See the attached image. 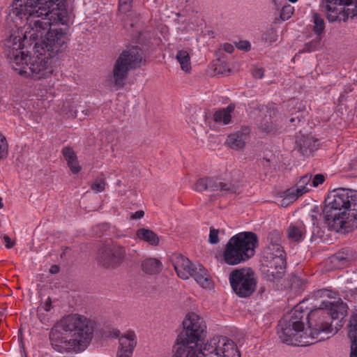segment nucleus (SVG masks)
Returning a JSON list of instances; mask_svg holds the SVG:
<instances>
[{"label":"nucleus","mask_w":357,"mask_h":357,"mask_svg":"<svg viewBox=\"0 0 357 357\" xmlns=\"http://www.w3.org/2000/svg\"><path fill=\"white\" fill-rule=\"evenodd\" d=\"M183 330L178 335L172 357H218L222 345V336L208 340L200 349L197 342L206 335V326L203 319L195 313L188 314L183 321Z\"/></svg>","instance_id":"nucleus-1"},{"label":"nucleus","mask_w":357,"mask_h":357,"mask_svg":"<svg viewBox=\"0 0 357 357\" xmlns=\"http://www.w3.org/2000/svg\"><path fill=\"white\" fill-rule=\"evenodd\" d=\"M335 294L328 289H319L314 294L316 298H327L319 307L312 310L307 317L310 328L309 335L312 340H323L334 335L343 326L344 313L339 312L341 304L331 301Z\"/></svg>","instance_id":"nucleus-2"},{"label":"nucleus","mask_w":357,"mask_h":357,"mask_svg":"<svg viewBox=\"0 0 357 357\" xmlns=\"http://www.w3.org/2000/svg\"><path fill=\"white\" fill-rule=\"evenodd\" d=\"M323 215L328 227L337 232L357 228V191L340 188L325 200Z\"/></svg>","instance_id":"nucleus-3"},{"label":"nucleus","mask_w":357,"mask_h":357,"mask_svg":"<svg viewBox=\"0 0 357 357\" xmlns=\"http://www.w3.org/2000/svg\"><path fill=\"white\" fill-rule=\"evenodd\" d=\"M63 0H15L12 14L22 19L36 17L30 21L31 36L38 37L47 30L52 20H61L59 6Z\"/></svg>","instance_id":"nucleus-4"},{"label":"nucleus","mask_w":357,"mask_h":357,"mask_svg":"<svg viewBox=\"0 0 357 357\" xmlns=\"http://www.w3.org/2000/svg\"><path fill=\"white\" fill-rule=\"evenodd\" d=\"M257 245L258 237L255 233L240 232L227 241L223 250L222 259L230 266L243 263L255 255Z\"/></svg>","instance_id":"nucleus-5"},{"label":"nucleus","mask_w":357,"mask_h":357,"mask_svg":"<svg viewBox=\"0 0 357 357\" xmlns=\"http://www.w3.org/2000/svg\"><path fill=\"white\" fill-rule=\"evenodd\" d=\"M144 62L143 51L138 46H132L123 50L116 59L112 76L106 80L107 85L114 90L124 87L128 73Z\"/></svg>","instance_id":"nucleus-6"},{"label":"nucleus","mask_w":357,"mask_h":357,"mask_svg":"<svg viewBox=\"0 0 357 357\" xmlns=\"http://www.w3.org/2000/svg\"><path fill=\"white\" fill-rule=\"evenodd\" d=\"M13 55V61L18 66H22L20 75L26 74L35 80L48 78L54 69L52 65L53 58L45 52L29 56L24 52Z\"/></svg>","instance_id":"nucleus-7"},{"label":"nucleus","mask_w":357,"mask_h":357,"mask_svg":"<svg viewBox=\"0 0 357 357\" xmlns=\"http://www.w3.org/2000/svg\"><path fill=\"white\" fill-rule=\"evenodd\" d=\"M301 304L296 305L291 311V315L283 318L279 324L280 329L278 333L283 343L294 344V340H297L298 333L304 329L303 320L305 317H307L309 312H305Z\"/></svg>","instance_id":"nucleus-8"},{"label":"nucleus","mask_w":357,"mask_h":357,"mask_svg":"<svg viewBox=\"0 0 357 357\" xmlns=\"http://www.w3.org/2000/svg\"><path fill=\"white\" fill-rule=\"evenodd\" d=\"M53 21L52 20V22ZM52 24V23L47 30L43 32L41 36L35 38L31 36V26L29 23L23 38L24 40H25L27 38V34H29L30 38L36 40L38 38H42L43 34L47 32L45 39L42 41L41 49L45 53L48 54V56L54 58L58 53L66 49L68 39L66 31H63L62 29H51L50 26Z\"/></svg>","instance_id":"nucleus-9"},{"label":"nucleus","mask_w":357,"mask_h":357,"mask_svg":"<svg viewBox=\"0 0 357 357\" xmlns=\"http://www.w3.org/2000/svg\"><path fill=\"white\" fill-rule=\"evenodd\" d=\"M65 319L68 330L73 333V338L76 347L86 346L89 344L93 337L95 321L77 314H70Z\"/></svg>","instance_id":"nucleus-10"},{"label":"nucleus","mask_w":357,"mask_h":357,"mask_svg":"<svg viewBox=\"0 0 357 357\" xmlns=\"http://www.w3.org/2000/svg\"><path fill=\"white\" fill-rule=\"evenodd\" d=\"M229 281L233 291L241 298L250 296L256 289L257 280L250 268H236L229 275Z\"/></svg>","instance_id":"nucleus-11"},{"label":"nucleus","mask_w":357,"mask_h":357,"mask_svg":"<svg viewBox=\"0 0 357 357\" xmlns=\"http://www.w3.org/2000/svg\"><path fill=\"white\" fill-rule=\"evenodd\" d=\"M330 22H346L357 16V0H323Z\"/></svg>","instance_id":"nucleus-12"},{"label":"nucleus","mask_w":357,"mask_h":357,"mask_svg":"<svg viewBox=\"0 0 357 357\" xmlns=\"http://www.w3.org/2000/svg\"><path fill=\"white\" fill-rule=\"evenodd\" d=\"M71 331L68 330L66 320L64 318L53 326L50 333V340L53 348L59 352L69 351L76 347L73 338L68 339Z\"/></svg>","instance_id":"nucleus-13"},{"label":"nucleus","mask_w":357,"mask_h":357,"mask_svg":"<svg viewBox=\"0 0 357 357\" xmlns=\"http://www.w3.org/2000/svg\"><path fill=\"white\" fill-rule=\"evenodd\" d=\"M126 257V248L121 245H113L100 249L96 260L104 268H116L123 263Z\"/></svg>","instance_id":"nucleus-14"},{"label":"nucleus","mask_w":357,"mask_h":357,"mask_svg":"<svg viewBox=\"0 0 357 357\" xmlns=\"http://www.w3.org/2000/svg\"><path fill=\"white\" fill-rule=\"evenodd\" d=\"M286 259L275 258L271 255H262L261 259V271L267 280L275 281L281 279L285 272Z\"/></svg>","instance_id":"nucleus-15"},{"label":"nucleus","mask_w":357,"mask_h":357,"mask_svg":"<svg viewBox=\"0 0 357 357\" xmlns=\"http://www.w3.org/2000/svg\"><path fill=\"white\" fill-rule=\"evenodd\" d=\"M116 337H119V348L116 357H131L137 344L136 335L133 331H128L119 337V331L115 333Z\"/></svg>","instance_id":"nucleus-16"},{"label":"nucleus","mask_w":357,"mask_h":357,"mask_svg":"<svg viewBox=\"0 0 357 357\" xmlns=\"http://www.w3.org/2000/svg\"><path fill=\"white\" fill-rule=\"evenodd\" d=\"M266 115L260 124V130L270 135L281 132L282 125L276 118L277 111L274 108H268Z\"/></svg>","instance_id":"nucleus-17"},{"label":"nucleus","mask_w":357,"mask_h":357,"mask_svg":"<svg viewBox=\"0 0 357 357\" xmlns=\"http://www.w3.org/2000/svg\"><path fill=\"white\" fill-rule=\"evenodd\" d=\"M219 192L210 195L211 201L215 200L222 195L239 193L241 183L238 179L228 180L219 178Z\"/></svg>","instance_id":"nucleus-18"},{"label":"nucleus","mask_w":357,"mask_h":357,"mask_svg":"<svg viewBox=\"0 0 357 357\" xmlns=\"http://www.w3.org/2000/svg\"><path fill=\"white\" fill-rule=\"evenodd\" d=\"M172 261L178 276L184 280L188 279L195 264H192L188 258L181 255H174Z\"/></svg>","instance_id":"nucleus-19"},{"label":"nucleus","mask_w":357,"mask_h":357,"mask_svg":"<svg viewBox=\"0 0 357 357\" xmlns=\"http://www.w3.org/2000/svg\"><path fill=\"white\" fill-rule=\"evenodd\" d=\"M220 184L218 177H204L197 181L195 184V190L199 192H206L210 197V195L219 192Z\"/></svg>","instance_id":"nucleus-20"},{"label":"nucleus","mask_w":357,"mask_h":357,"mask_svg":"<svg viewBox=\"0 0 357 357\" xmlns=\"http://www.w3.org/2000/svg\"><path fill=\"white\" fill-rule=\"evenodd\" d=\"M267 244L264 249L262 255H272L271 252L273 249L277 250L278 254L282 255V237L280 231L278 230H273L267 235Z\"/></svg>","instance_id":"nucleus-21"},{"label":"nucleus","mask_w":357,"mask_h":357,"mask_svg":"<svg viewBox=\"0 0 357 357\" xmlns=\"http://www.w3.org/2000/svg\"><path fill=\"white\" fill-rule=\"evenodd\" d=\"M318 139L310 136H303L296 141L298 151L303 155H309L318 149Z\"/></svg>","instance_id":"nucleus-22"},{"label":"nucleus","mask_w":357,"mask_h":357,"mask_svg":"<svg viewBox=\"0 0 357 357\" xmlns=\"http://www.w3.org/2000/svg\"><path fill=\"white\" fill-rule=\"evenodd\" d=\"M190 276L204 288H211L213 287V282L208 274L206 269L200 264L194 266L193 271Z\"/></svg>","instance_id":"nucleus-23"},{"label":"nucleus","mask_w":357,"mask_h":357,"mask_svg":"<svg viewBox=\"0 0 357 357\" xmlns=\"http://www.w3.org/2000/svg\"><path fill=\"white\" fill-rule=\"evenodd\" d=\"M142 271L150 275L159 274L163 268L161 261L155 257H146L141 262Z\"/></svg>","instance_id":"nucleus-24"},{"label":"nucleus","mask_w":357,"mask_h":357,"mask_svg":"<svg viewBox=\"0 0 357 357\" xmlns=\"http://www.w3.org/2000/svg\"><path fill=\"white\" fill-rule=\"evenodd\" d=\"M248 138V132L239 130L228 136L227 144L232 149L241 150L245 147Z\"/></svg>","instance_id":"nucleus-25"},{"label":"nucleus","mask_w":357,"mask_h":357,"mask_svg":"<svg viewBox=\"0 0 357 357\" xmlns=\"http://www.w3.org/2000/svg\"><path fill=\"white\" fill-rule=\"evenodd\" d=\"M61 153L67 162L68 167L73 174H77L81 170L77 157L73 148L70 146L63 147Z\"/></svg>","instance_id":"nucleus-26"},{"label":"nucleus","mask_w":357,"mask_h":357,"mask_svg":"<svg viewBox=\"0 0 357 357\" xmlns=\"http://www.w3.org/2000/svg\"><path fill=\"white\" fill-rule=\"evenodd\" d=\"M220 347L219 349L220 355L218 357H241L236 344L231 340L224 337L222 345Z\"/></svg>","instance_id":"nucleus-27"},{"label":"nucleus","mask_w":357,"mask_h":357,"mask_svg":"<svg viewBox=\"0 0 357 357\" xmlns=\"http://www.w3.org/2000/svg\"><path fill=\"white\" fill-rule=\"evenodd\" d=\"M137 238L142 240L152 246H157L159 244L158 236L152 230L145 228L139 229L136 231Z\"/></svg>","instance_id":"nucleus-28"},{"label":"nucleus","mask_w":357,"mask_h":357,"mask_svg":"<svg viewBox=\"0 0 357 357\" xmlns=\"http://www.w3.org/2000/svg\"><path fill=\"white\" fill-rule=\"evenodd\" d=\"M233 105H228L225 109H219L213 115V120L216 123H222L227 125L231 122V113L234 110Z\"/></svg>","instance_id":"nucleus-29"},{"label":"nucleus","mask_w":357,"mask_h":357,"mask_svg":"<svg viewBox=\"0 0 357 357\" xmlns=\"http://www.w3.org/2000/svg\"><path fill=\"white\" fill-rule=\"evenodd\" d=\"M305 234V228L302 224L298 225H291L287 229V237L292 241L298 242L301 241Z\"/></svg>","instance_id":"nucleus-30"},{"label":"nucleus","mask_w":357,"mask_h":357,"mask_svg":"<svg viewBox=\"0 0 357 357\" xmlns=\"http://www.w3.org/2000/svg\"><path fill=\"white\" fill-rule=\"evenodd\" d=\"M181 69L185 73H190L191 70L190 57L189 53L185 50L178 51L176 56Z\"/></svg>","instance_id":"nucleus-31"},{"label":"nucleus","mask_w":357,"mask_h":357,"mask_svg":"<svg viewBox=\"0 0 357 357\" xmlns=\"http://www.w3.org/2000/svg\"><path fill=\"white\" fill-rule=\"evenodd\" d=\"M311 178V175L308 174H305L301 177L297 183L296 188L294 189L295 194L298 195V197L309 191L310 188L307 186L310 185Z\"/></svg>","instance_id":"nucleus-32"},{"label":"nucleus","mask_w":357,"mask_h":357,"mask_svg":"<svg viewBox=\"0 0 357 357\" xmlns=\"http://www.w3.org/2000/svg\"><path fill=\"white\" fill-rule=\"evenodd\" d=\"M284 196L277 202L278 204L282 207L288 206L298 198V195L295 194L294 188L287 190L284 192Z\"/></svg>","instance_id":"nucleus-33"},{"label":"nucleus","mask_w":357,"mask_h":357,"mask_svg":"<svg viewBox=\"0 0 357 357\" xmlns=\"http://www.w3.org/2000/svg\"><path fill=\"white\" fill-rule=\"evenodd\" d=\"M312 18L314 23L313 31L316 35L320 36L324 30V20L318 13H316L313 14Z\"/></svg>","instance_id":"nucleus-34"},{"label":"nucleus","mask_w":357,"mask_h":357,"mask_svg":"<svg viewBox=\"0 0 357 357\" xmlns=\"http://www.w3.org/2000/svg\"><path fill=\"white\" fill-rule=\"evenodd\" d=\"M8 43L11 44L12 48L13 50H15L16 51H18L24 48L22 38L20 36L11 35ZM20 52H17L16 54L13 53V55L17 54H19L20 55Z\"/></svg>","instance_id":"nucleus-35"},{"label":"nucleus","mask_w":357,"mask_h":357,"mask_svg":"<svg viewBox=\"0 0 357 357\" xmlns=\"http://www.w3.org/2000/svg\"><path fill=\"white\" fill-rule=\"evenodd\" d=\"M334 261H337L339 262H347L349 261L351 259V253H349V250H342V251H340L337 252L333 256Z\"/></svg>","instance_id":"nucleus-36"},{"label":"nucleus","mask_w":357,"mask_h":357,"mask_svg":"<svg viewBox=\"0 0 357 357\" xmlns=\"http://www.w3.org/2000/svg\"><path fill=\"white\" fill-rule=\"evenodd\" d=\"M348 335H355L357 332V312L353 313L348 325Z\"/></svg>","instance_id":"nucleus-37"},{"label":"nucleus","mask_w":357,"mask_h":357,"mask_svg":"<svg viewBox=\"0 0 357 357\" xmlns=\"http://www.w3.org/2000/svg\"><path fill=\"white\" fill-rule=\"evenodd\" d=\"M52 299L50 297H48L46 299V301L43 303H41L40 305L38 307L37 316H38V318L40 321H42L41 316H40V311H42V310H43L46 312H49L52 307Z\"/></svg>","instance_id":"nucleus-38"},{"label":"nucleus","mask_w":357,"mask_h":357,"mask_svg":"<svg viewBox=\"0 0 357 357\" xmlns=\"http://www.w3.org/2000/svg\"><path fill=\"white\" fill-rule=\"evenodd\" d=\"M294 13V8L291 5H287L282 7L280 12V18L284 21L289 20Z\"/></svg>","instance_id":"nucleus-39"},{"label":"nucleus","mask_w":357,"mask_h":357,"mask_svg":"<svg viewBox=\"0 0 357 357\" xmlns=\"http://www.w3.org/2000/svg\"><path fill=\"white\" fill-rule=\"evenodd\" d=\"M8 154V144L6 137L0 133V158H4Z\"/></svg>","instance_id":"nucleus-40"},{"label":"nucleus","mask_w":357,"mask_h":357,"mask_svg":"<svg viewBox=\"0 0 357 357\" xmlns=\"http://www.w3.org/2000/svg\"><path fill=\"white\" fill-rule=\"evenodd\" d=\"M105 181L103 178H97L91 185V188L93 191L100 192L105 190Z\"/></svg>","instance_id":"nucleus-41"},{"label":"nucleus","mask_w":357,"mask_h":357,"mask_svg":"<svg viewBox=\"0 0 357 357\" xmlns=\"http://www.w3.org/2000/svg\"><path fill=\"white\" fill-rule=\"evenodd\" d=\"M219 230L214 229L213 227H211L210 232H209V236H208V243L211 244H217L219 243Z\"/></svg>","instance_id":"nucleus-42"},{"label":"nucleus","mask_w":357,"mask_h":357,"mask_svg":"<svg viewBox=\"0 0 357 357\" xmlns=\"http://www.w3.org/2000/svg\"><path fill=\"white\" fill-rule=\"evenodd\" d=\"M132 0H119V10L121 13H127L131 8Z\"/></svg>","instance_id":"nucleus-43"},{"label":"nucleus","mask_w":357,"mask_h":357,"mask_svg":"<svg viewBox=\"0 0 357 357\" xmlns=\"http://www.w3.org/2000/svg\"><path fill=\"white\" fill-rule=\"evenodd\" d=\"M351 341V351L350 357H357V332L355 335H348Z\"/></svg>","instance_id":"nucleus-44"},{"label":"nucleus","mask_w":357,"mask_h":357,"mask_svg":"<svg viewBox=\"0 0 357 357\" xmlns=\"http://www.w3.org/2000/svg\"><path fill=\"white\" fill-rule=\"evenodd\" d=\"M325 177L323 174H316L312 180V185H310V186L317 187L319 184L323 183Z\"/></svg>","instance_id":"nucleus-45"},{"label":"nucleus","mask_w":357,"mask_h":357,"mask_svg":"<svg viewBox=\"0 0 357 357\" xmlns=\"http://www.w3.org/2000/svg\"><path fill=\"white\" fill-rule=\"evenodd\" d=\"M252 74L255 78L261 79L264 75V70L261 68H254L252 70Z\"/></svg>","instance_id":"nucleus-46"},{"label":"nucleus","mask_w":357,"mask_h":357,"mask_svg":"<svg viewBox=\"0 0 357 357\" xmlns=\"http://www.w3.org/2000/svg\"><path fill=\"white\" fill-rule=\"evenodd\" d=\"M282 255L278 254L277 250L275 248L273 250H271V257H273V259H275V258H281V259H286V253L284 252V248L282 246Z\"/></svg>","instance_id":"nucleus-47"},{"label":"nucleus","mask_w":357,"mask_h":357,"mask_svg":"<svg viewBox=\"0 0 357 357\" xmlns=\"http://www.w3.org/2000/svg\"><path fill=\"white\" fill-rule=\"evenodd\" d=\"M236 47L239 50H248L250 47V44L248 41H241L236 44Z\"/></svg>","instance_id":"nucleus-48"},{"label":"nucleus","mask_w":357,"mask_h":357,"mask_svg":"<svg viewBox=\"0 0 357 357\" xmlns=\"http://www.w3.org/2000/svg\"><path fill=\"white\" fill-rule=\"evenodd\" d=\"M3 240L5 241V243H6V247L8 249H10L14 246L15 243L11 241V239L10 238V237L8 236H7V235L3 236Z\"/></svg>","instance_id":"nucleus-49"},{"label":"nucleus","mask_w":357,"mask_h":357,"mask_svg":"<svg viewBox=\"0 0 357 357\" xmlns=\"http://www.w3.org/2000/svg\"><path fill=\"white\" fill-rule=\"evenodd\" d=\"M144 215V212L142 210L136 211L134 214L131 215V219H140Z\"/></svg>","instance_id":"nucleus-50"},{"label":"nucleus","mask_w":357,"mask_h":357,"mask_svg":"<svg viewBox=\"0 0 357 357\" xmlns=\"http://www.w3.org/2000/svg\"><path fill=\"white\" fill-rule=\"evenodd\" d=\"M66 114H68L69 117H72V118H76V117L79 116L77 109H75L74 110L69 109Z\"/></svg>","instance_id":"nucleus-51"},{"label":"nucleus","mask_w":357,"mask_h":357,"mask_svg":"<svg viewBox=\"0 0 357 357\" xmlns=\"http://www.w3.org/2000/svg\"><path fill=\"white\" fill-rule=\"evenodd\" d=\"M224 50L225 52L231 54L234 52V47L231 44L226 43L224 45Z\"/></svg>","instance_id":"nucleus-52"},{"label":"nucleus","mask_w":357,"mask_h":357,"mask_svg":"<svg viewBox=\"0 0 357 357\" xmlns=\"http://www.w3.org/2000/svg\"><path fill=\"white\" fill-rule=\"evenodd\" d=\"M302 120H303V116H301V115H298L296 116L291 117L289 119V121L291 123H294V122L300 123Z\"/></svg>","instance_id":"nucleus-53"},{"label":"nucleus","mask_w":357,"mask_h":357,"mask_svg":"<svg viewBox=\"0 0 357 357\" xmlns=\"http://www.w3.org/2000/svg\"><path fill=\"white\" fill-rule=\"evenodd\" d=\"M50 271L52 274H56L59 271V267L56 265H54L51 267Z\"/></svg>","instance_id":"nucleus-54"},{"label":"nucleus","mask_w":357,"mask_h":357,"mask_svg":"<svg viewBox=\"0 0 357 357\" xmlns=\"http://www.w3.org/2000/svg\"><path fill=\"white\" fill-rule=\"evenodd\" d=\"M340 298H338L337 302H338L339 303H340V304H341V305H340V308L338 309V312H343V313L344 314V311H345V310H344V303H343V302H342V301H341V302H340ZM335 301V303H337V301Z\"/></svg>","instance_id":"nucleus-55"},{"label":"nucleus","mask_w":357,"mask_h":357,"mask_svg":"<svg viewBox=\"0 0 357 357\" xmlns=\"http://www.w3.org/2000/svg\"><path fill=\"white\" fill-rule=\"evenodd\" d=\"M270 35H273V36L271 37L270 38V43H272L273 42H275L276 41L277 38H276V36L274 34L273 31H271V33H269Z\"/></svg>","instance_id":"nucleus-56"},{"label":"nucleus","mask_w":357,"mask_h":357,"mask_svg":"<svg viewBox=\"0 0 357 357\" xmlns=\"http://www.w3.org/2000/svg\"><path fill=\"white\" fill-rule=\"evenodd\" d=\"M266 290L265 287H260L258 293L262 296L265 293Z\"/></svg>","instance_id":"nucleus-57"},{"label":"nucleus","mask_w":357,"mask_h":357,"mask_svg":"<svg viewBox=\"0 0 357 357\" xmlns=\"http://www.w3.org/2000/svg\"><path fill=\"white\" fill-rule=\"evenodd\" d=\"M80 112V113H82L84 116H87L89 114V110H80V109H78V113Z\"/></svg>","instance_id":"nucleus-58"},{"label":"nucleus","mask_w":357,"mask_h":357,"mask_svg":"<svg viewBox=\"0 0 357 357\" xmlns=\"http://www.w3.org/2000/svg\"><path fill=\"white\" fill-rule=\"evenodd\" d=\"M40 316H41V319H42V321H40L44 322L45 320V316L41 312H40Z\"/></svg>","instance_id":"nucleus-59"},{"label":"nucleus","mask_w":357,"mask_h":357,"mask_svg":"<svg viewBox=\"0 0 357 357\" xmlns=\"http://www.w3.org/2000/svg\"><path fill=\"white\" fill-rule=\"evenodd\" d=\"M4 207V205L2 202V198L0 197V208H3Z\"/></svg>","instance_id":"nucleus-60"},{"label":"nucleus","mask_w":357,"mask_h":357,"mask_svg":"<svg viewBox=\"0 0 357 357\" xmlns=\"http://www.w3.org/2000/svg\"><path fill=\"white\" fill-rule=\"evenodd\" d=\"M69 107V103L68 102L67 105L64 104L63 107L66 109V107Z\"/></svg>","instance_id":"nucleus-61"},{"label":"nucleus","mask_w":357,"mask_h":357,"mask_svg":"<svg viewBox=\"0 0 357 357\" xmlns=\"http://www.w3.org/2000/svg\"><path fill=\"white\" fill-rule=\"evenodd\" d=\"M289 1L291 2V3H295L298 0H288Z\"/></svg>","instance_id":"nucleus-62"}]
</instances>
